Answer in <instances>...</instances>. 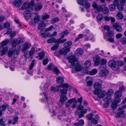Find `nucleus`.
Segmentation results:
<instances>
[{
	"label": "nucleus",
	"instance_id": "f257e3e1",
	"mask_svg": "<svg viewBox=\"0 0 126 126\" xmlns=\"http://www.w3.org/2000/svg\"><path fill=\"white\" fill-rule=\"evenodd\" d=\"M67 59L69 63H71L72 68L75 69L77 72L81 71L82 69L80 64L77 62V60L75 55H72L68 57Z\"/></svg>",
	"mask_w": 126,
	"mask_h": 126
},
{
	"label": "nucleus",
	"instance_id": "f03ea898",
	"mask_svg": "<svg viewBox=\"0 0 126 126\" xmlns=\"http://www.w3.org/2000/svg\"><path fill=\"white\" fill-rule=\"evenodd\" d=\"M126 0H114L113 4H110L109 6L110 10L113 11L115 10L117 6V9L119 10L122 11L124 9V5L126 3Z\"/></svg>",
	"mask_w": 126,
	"mask_h": 126
},
{
	"label": "nucleus",
	"instance_id": "7ed1b4c3",
	"mask_svg": "<svg viewBox=\"0 0 126 126\" xmlns=\"http://www.w3.org/2000/svg\"><path fill=\"white\" fill-rule=\"evenodd\" d=\"M94 62V66H96L100 65H104L107 62L106 60L104 59H101L100 57L98 55H95L93 58Z\"/></svg>",
	"mask_w": 126,
	"mask_h": 126
},
{
	"label": "nucleus",
	"instance_id": "20e7f679",
	"mask_svg": "<svg viewBox=\"0 0 126 126\" xmlns=\"http://www.w3.org/2000/svg\"><path fill=\"white\" fill-rule=\"evenodd\" d=\"M69 87V85L67 83H63V84L57 85L56 87L57 88H65L60 90V92L61 93V95H65L67 93V89Z\"/></svg>",
	"mask_w": 126,
	"mask_h": 126
},
{
	"label": "nucleus",
	"instance_id": "39448f33",
	"mask_svg": "<svg viewBox=\"0 0 126 126\" xmlns=\"http://www.w3.org/2000/svg\"><path fill=\"white\" fill-rule=\"evenodd\" d=\"M34 5V2L33 0H32L28 4L26 3H24L23 5L21 7V8L22 10H25L28 9L32 10V7Z\"/></svg>",
	"mask_w": 126,
	"mask_h": 126
},
{
	"label": "nucleus",
	"instance_id": "423d86ee",
	"mask_svg": "<svg viewBox=\"0 0 126 126\" xmlns=\"http://www.w3.org/2000/svg\"><path fill=\"white\" fill-rule=\"evenodd\" d=\"M19 52V50L13 49L12 48H11L9 49L8 51V56L9 58H11L14 54L13 56L14 57L15 55H18Z\"/></svg>",
	"mask_w": 126,
	"mask_h": 126
},
{
	"label": "nucleus",
	"instance_id": "0eeeda50",
	"mask_svg": "<svg viewBox=\"0 0 126 126\" xmlns=\"http://www.w3.org/2000/svg\"><path fill=\"white\" fill-rule=\"evenodd\" d=\"M109 67L112 68L113 70H117L119 69V66L116 64V62L113 60L110 61L108 63Z\"/></svg>",
	"mask_w": 126,
	"mask_h": 126
},
{
	"label": "nucleus",
	"instance_id": "6e6552de",
	"mask_svg": "<svg viewBox=\"0 0 126 126\" xmlns=\"http://www.w3.org/2000/svg\"><path fill=\"white\" fill-rule=\"evenodd\" d=\"M32 16L34 17L33 18L34 22L32 21L31 22L30 24L31 25L34 26L36 23H37L39 22L40 17L39 16L37 15L36 13H33Z\"/></svg>",
	"mask_w": 126,
	"mask_h": 126
},
{
	"label": "nucleus",
	"instance_id": "1a4fd4ad",
	"mask_svg": "<svg viewBox=\"0 0 126 126\" xmlns=\"http://www.w3.org/2000/svg\"><path fill=\"white\" fill-rule=\"evenodd\" d=\"M78 3L79 5L83 6L85 7L86 8H89L90 7V4L88 2L87 0H85L84 2L83 0H77Z\"/></svg>",
	"mask_w": 126,
	"mask_h": 126
},
{
	"label": "nucleus",
	"instance_id": "9d476101",
	"mask_svg": "<svg viewBox=\"0 0 126 126\" xmlns=\"http://www.w3.org/2000/svg\"><path fill=\"white\" fill-rule=\"evenodd\" d=\"M92 6L98 12L102 11L103 9V8L102 5H98L95 2H92Z\"/></svg>",
	"mask_w": 126,
	"mask_h": 126
},
{
	"label": "nucleus",
	"instance_id": "9b49d317",
	"mask_svg": "<svg viewBox=\"0 0 126 126\" xmlns=\"http://www.w3.org/2000/svg\"><path fill=\"white\" fill-rule=\"evenodd\" d=\"M116 100H118V101L115 99L111 104V106L113 110H114L116 109L117 107V104L121 101L120 99L118 98Z\"/></svg>",
	"mask_w": 126,
	"mask_h": 126
},
{
	"label": "nucleus",
	"instance_id": "f8f14e48",
	"mask_svg": "<svg viewBox=\"0 0 126 126\" xmlns=\"http://www.w3.org/2000/svg\"><path fill=\"white\" fill-rule=\"evenodd\" d=\"M35 62V60H33L32 62L31 63L30 66L29 67V70H28L27 71L28 73L31 75H33V72L32 71V69L35 64L34 63Z\"/></svg>",
	"mask_w": 126,
	"mask_h": 126
},
{
	"label": "nucleus",
	"instance_id": "ddd939ff",
	"mask_svg": "<svg viewBox=\"0 0 126 126\" xmlns=\"http://www.w3.org/2000/svg\"><path fill=\"white\" fill-rule=\"evenodd\" d=\"M113 27L114 28L117 32H121L122 31V28L121 26L118 23H115L113 25Z\"/></svg>",
	"mask_w": 126,
	"mask_h": 126
},
{
	"label": "nucleus",
	"instance_id": "4468645a",
	"mask_svg": "<svg viewBox=\"0 0 126 126\" xmlns=\"http://www.w3.org/2000/svg\"><path fill=\"white\" fill-rule=\"evenodd\" d=\"M42 7L43 6L41 5L38 4H36L34 3V5L33 6V10L34 9L35 11L37 12L40 10Z\"/></svg>",
	"mask_w": 126,
	"mask_h": 126
},
{
	"label": "nucleus",
	"instance_id": "2eb2a0df",
	"mask_svg": "<svg viewBox=\"0 0 126 126\" xmlns=\"http://www.w3.org/2000/svg\"><path fill=\"white\" fill-rule=\"evenodd\" d=\"M67 99V97L65 95H60L59 100L60 102L62 104H64L65 101Z\"/></svg>",
	"mask_w": 126,
	"mask_h": 126
},
{
	"label": "nucleus",
	"instance_id": "dca6fc26",
	"mask_svg": "<svg viewBox=\"0 0 126 126\" xmlns=\"http://www.w3.org/2000/svg\"><path fill=\"white\" fill-rule=\"evenodd\" d=\"M97 72V70L96 69H94L91 71H87L86 72V74L91 75H94Z\"/></svg>",
	"mask_w": 126,
	"mask_h": 126
},
{
	"label": "nucleus",
	"instance_id": "f3484780",
	"mask_svg": "<svg viewBox=\"0 0 126 126\" xmlns=\"http://www.w3.org/2000/svg\"><path fill=\"white\" fill-rule=\"evenodd\" d=\"M108 74L109 71L108 70L104 69L100 72L99 75L101 77L105 76L108 75Z\"/></svg>",
	"mask_w": 126,
	"mask_h": 126
},
{
	"label": "nucleus",
	"instance_id": "a211bd4d",
	"mask_svg": "<svg viewBox=\"0 0 126 126\" xmlns=\"http://www.w3.org/2000/svg\"><path fill=\"white\" fill-rule=\"evenodd\" d=\"M87 85L89 86H91L93 84L92 81L91 80V78L89 76L86 77V78Z\"/></svg>",
	"mask_w": 126,
	"mask_h": 126
},
{
	"label": "nucleus",
	"instance_id": "6ab92c4d",
	"mask_svg": "<svg viewBox=\"0 0 126 126\" xmlns=\"http://www.w3.org/2000/svg\"><path fill=\"white\" fill-rule=\"evenodd\" d=\"M102 83L98 82H96L94 85V88L96 90H100L102 87Z\"/></svg>",
	"mask_w": 126,
	"mask_h": 126
},
{
	"label": "nucleus",
	"instance_id": "aec40b11",
	"mask_svg": "<svg viewBox=\"0 0 126 126\" xmlns=\"http://www.w3.org/2000/svg\"><path fill=\"white\" fill-rule=\"evenodd\" d=\"M107 94L106 91L105 90H103L99 93L98 94V97L100 98L103 97Z\"/></svg>",
	"mask_w": 126,
	"mask_h": 126
},
{
	"label": "nucleus",
	"instance_id": "412c9836",
	"mask_svg": "<svg viewBox=\"0 0 126 126\" xmlns=\"http://www.w3.org/2000/svg\"><path fill=\"white\" fill-rule=\"evenodd\" d=\"M69 33L68 30H66L62 32L60 35V37L62 39H63L64 37L67 35Z\"/></svg>",
	"mask_w": 126,
	"mask_h": 126
},
{
	"label": "nucleus",
	"instance_id": "4be33fe9",
	"mask_svg": "<svg viewBox=\"0 0 126 126\" xmlns=\"http://www.w3.org/2000/svg\"><path fill=\"white\" fill-rule=\"evenodd\" d=\"M46 24L43 22H41L38 26V28L39 30H42L46 26Z\"/></svg>",
	"mask_w": 126,
	"mask_h": 126
},
{
	"label": "nucleus",
	"instance_id": "5701e85b",
	"mask_svg": "<svg viewBox=\"0 0 126 126\" xmlns=\"http://www.w3.org/2000/svg\"><path fill=\"white\" fill-rule=\"evenodd\" d=\"M15 5L17 7H20L22 4L21 0H16L14 2Z\"/></svg>",
	"mask_w": 126,
	"mask_h": 126
},
{
	"label": "nucleus",
	"instance_id": "b1692460",
	"mask_svg": "<svg viewBox=\"0 0 126 126\" xmlns=\"http://www.w3.org/2000/svg\"><path fill=\"white\" fill-rule=\"evenodd\" d=\"M64 81V78L62 77H59L57 78L56 81L59 84H63Z\"/></svg>",
	"mask_w": 126,
	"mask_h": 126
},
{
	"label": "nucleus",
	"instance_id": "393cba45",
	"mask_svg": "<svg viewBox=\"0 0 126 126\" xmlns=\"http://www.w3.org/2000/svg\"><path fill=\"white\" fill-rule=\"evenodd\" d=\"M94 38V36L93 34L91 33H90L87 36H85V39L88 41L89 40H93Z\"/></svg>",
	"mask_w": 126,
	"mask_h": 126
},
{
	"label": "nucleus",
	"instance_id": "a878e982",
	"mask_svg": "<svg viewBox=\"0 0 126 126\" xmlns=\"http://www.w3.org/2000/svg\"><path fill=\"white\" fill-rule=\"evenodd\" d=\"M30 47V46L26 42L24 43V45L21 48V51L23 52H24L25 51Z\"/></svg>",
	"mask_w": 126,
	"mask_h": 126
},
{
	"label": "nucleus",
	"instance_id": "bb28decb",
	"mask_svg": "<svg viewBox=\"0 0 126 126\" xmlns=\"http://www.w3.org/2000/svg\"><path fill=\"white\" fill-rule=\"evenodd\" d=\"M62 38L60 37L57 39H56V43H57L58 44H60L63 43L67 41V39H62Z\"/></svg>",
	"mask_w": 126,
	"mask_h": 126
},
{
	"label": "nucleus",
	"instance_id": "cd10ccee",
	"mask_svg": "<svg viewBox=\"0 0 126 126\" xmlns=\"http://www.w3.org/2000/svg\"><path fill=\"white\" fill-rule=\"evenodd\" d=\"M55 56L59 57L61 56V55L63 54L62 49L58 51H55L54 53Z\"/></svg>",
	"mask_w": 126,
	"mask_h": 126
},
{
	"label": "nucleus",
	"instance_id": "c85d7f7f",
	"mask_svg": "<svg viewBox=\"0 0 126 126\" xmlns=\"http://www.w3.org/2000/svg\"><path fill=\"white\" fill-rule=\"evenodd\" d=\"M9 42V40L8 39H6L5 41H3L0 43L1 45L0 47H2V48L3 47L5 46Z\"/></svg>",
	"mask_w": 126,
	"mask_h": 126
},
{
	"label": "nucleus",
	"instance_id": "c756f323",
	"mask_svg": "<svg viewBox=\"0 0 126 126\" xmlns=\"http://www.w3.org/2000/svg\"><path fill=\"white\" fill-rule=\"evenodd\" d=\"M122 94L121 92L119 91H117L116 92L115 94V96L116 97L115 100H117V99L120 98V97H121L122 96ZM118 101V100H117Z\"/></svg>",
	"mask_w": 126,
	"mask_h": 126
},
{
	"label": "nucleus",
	"instance_id": "7c9ffc66",
	"mask_svg": "<svg viewBox=\"0 0 126 126\" xmlns=\"http://www.w3.org/2000/svg\"><path fill=\"white\" fill-rule=\"evenodd\" d=\"M117 16L118 17V19L120 20L122 19L124 17V16L121 12L119 11L118 12Z\"/></svg>",
	"mask_w": 126,
	"mask_h": 126
},
{
	"label": "nucleus",
	"instance_id": "2f4dec72",
	"mask_svg": "<svg viewBox=\"0 0 126 126\" xmlns=\"http://www.w3.org/2000/svg\"><path fill=\"white\" fill-rule=\"evenodd\" d=\"M75 113L76 115H78L79 116L78 117L79 118H81L84 116V114L81 111H76L75 112Z\"/></svg>",
	"mask_w": 126,
	"mask_h": 126
},
{
	"label": "nucleus",
	"instance_id": "473e14b6",
	"mask_svg": "<svg viewBox=\"0 0 126 126\" xmlns=\"http://www.w3.org/2000/svg\"><path fill=\"white\" fill-rule=\"evenodd\" d=\"M83 53V51L81 48H78L76 50V54L78 55H82Z\"/></svg>",
	"mask_w": 126,
	"mask_h": 126
},
{
	"label": "nucleus",
	"instance_id": "72a5a7b5",
	"mask_svg": "<svg viewBox=\"0 0 126 126\" xmlns=\"http://www.w3.org/2000/svg\"><path fill=\"white\" fill-rule=\"evenodd\" d=\"M6 33L7 34H10V36L11 37H14L16 34L15 32L10 31L8 30L7 31Z\"/></svg>",
	"mask_w": 126,
	"mask_h": 126
},
{
	"label": "nucleus",
	"instance_id": "f704fd0d",
	"mask_svg": "<svg viewBox=\"0 0 126 126\" xmlns=\"http://www.w3.org/2000/svg\"><path fill=\"white\" fill-rule=\"evenodd\" d=\"M3 49L2 50V52L1 53L0 55L2 56H3L5 54L6 52L7 51L8 48L6 47H3Z\"/></svg>",
	"mask_w": 126,
	"mask_h": 126
},
{
	"label": "nucleus",
	"instance_id": "c9c22d12",
	"mask_svg": "<svg viewBox=\"0 0 126 126\" xmlns=\"http://www.w3.org/2000/svg\"><path fill=\"white\" fill-rule=\"evenodd\" d=\"M91 63L90 61L87 60L84 63V66L86 68H89L91 66Z\"/></svg>",
	"mask_w": 126,
	"mask_h": 126
},
{
	"label": "nucleus",
	"instance_id": "e433bc0d",
	"mask_svg": "<svg viewBox=\"0 0 126 126\" xmlns=\"http://www.w3.org/2000/svg\"><path fill=\"white\" fill-rule=\"evenodd\" d=\"M72 44V42L71 41H69L63 44L64 47H66L71 45Z\"/></svg>",
	"mask_w": 126,
	"mask_h": 126
},
{
	"label": "nucleus",
	"instance_id": "4c0bfd02",
	"mask_svg": "<svg viewBox=\"0 0 126 126\" xmlns=\"http://www.w3.org/2000/svg\"><path fill=\"white\" fill-rule=\"evenodd\" d=\"M63 54L64 55H65L67 53L69 52L70 50V48H66L65 49H62Z\"/></svg>",
	"mask_w": 126,
	"mask_h": 126
},
{
	"label": "nucleus",
	"instance_id": "58836bf2",
	"mask_svg": "<svg viewBox=\"0 0 126 126\" xmlns=\"http://www.w3.org/2000/svg\"><path fill=\"white\" fill-rule=\"evenodd\" d=\"M26 12H24L23 13V15L25 18L26 19H28L30 17H31L32 16L33 14L31 15H29V14H26Z\"/></svg>",
	"mask_w": 126,
	"mask_h": 126
},
{
	"label": "nucleus",
	"instance_id": "ea45409f",
	"mask_svg": "<svg viewBox=\"0 0 126 126\" xmlns=\"http://www.w3.org/2000/svg\"><path fill=\"white\" fill-rule=\"evenodd\" d=\"M59 20L58 17H55L53 18L51 21V23L53 24L57 22Z\"/></svg>",
	"mask_w": 126,
	"mask_h": 126
},
{
	"label": "nucleus",
	"instance_id": "a19ab883",
	"mask_svg": "<svg viewBox=\"0 0 126 126\" xmlns=\"http://www.w3.org/2000/svg\"><path fill=\"white\" fill-rule=\"evenodd\" d=\"M124 112L125 111L122 110L118 112L117 114L116 115V117L117 118H119L123 114Z\"/></svg>",
	"mask_w": 126,
	"mask_h": 126
},
{
	"label": "nucleus",
	"instance_id": "79ce46f5",
	"mask_svg": "<svg viewBox=\"0 0 126 126\" xmlns=\"http://www.w3.org/2000/svg\"><path fill=\"white\" fill-rule=\"evenodd\" d=\"M105 96L103 98V100L104 101H106V102H108L111 99L110 98H109V95H108L107 94L106 95H105Z\"/></svg>",
	"mask_w": 126,
	"mask_h": 126
},
{
	"label": "nucleus",
	"instance_id": "37998d69",
	"mask_svg": "<svg viewBox=\"0 0 126 126\" xmlns=\"http://www.w3.org/2000/svg\"><path fill=\"white\" fill-rule=\"evenodd\" d=\"M56 39L53 38L48 39L47 41V42L48 43H56Z\"/></svg>",
	"mask_w": 126,
	"mask_h": 126
},
{
	"label": "nucleus",
	"instance_id": "c03bdc74",
	"mask_svg": "<svg viewBox=\"0 0 126 126\" xmlns=\"http://www.w3.org/2000/svg\"><path fill=\"white\" fill-rule=\"evenodd\" d=\"M53 71L55 72L56 74L58 75L60 73L59 70L57 67H54L53 69Z\"/></svg>",
	"mask_w": 126,
	"mask_h": 126
},
{
	"label": "nucleus",
	"instance_id": "a18cd8bd",
	"mask_svg": "<svg viewBox=\"0 0 126 126\" xmlns=\"http://www.w3.org/2000/svg\"><path fill=\"white\" fill-rule=\"evenodd\" d=\"M103 13L105 14H107L109 12V9L107 7H104L103 8L102 11Z\"/></svg>",
	"mask_w": 126,
	"mask_h": 126
},
{
	"label": "nucleus",
	"instance_id": "49530a36",
	"mask_svg": "<svg viewBox=\"0 0 126 126\" xmlns=\"http://www.w3.org/2000/svg\"><path fill=\"white\" fill-rule=\"evenodd\" d=\"M12 47L14 48L16 47L17 45H18L16 41V39H14L12 43Z\"/></svg>",
	"mask_w": 126,
	"mask_h": 126
},
{
	"label": "nucleus",
	"instance_id": "de8ad7c7",
	"mask_svg": "<svg viewBox=\"0 0 126 126\" xmlns=\"http://www.w3.org/2000/svg\"><path fill=\"white\" fill-rule=\"evenodd\" d=\"M103 17L101 14H99L96 17L97 20L99 21H101L103 19Z\"/></svg>",
	"mask_w": 126,
	"mask_h": 126
},
{
	"label": "nucleus",
	"instance_id": "09e8293b",
	"mask_svg": "<svg viewBox=\"0 0 126 126\" xmlns=\"http://www.w3.org/2000/svg\"><path fill=\"white\" fill-rule=\"evenodd\" d=\"M84 36L85 38V36H87L90 33V31L88 29H86L85 30L84 32Z\"/></svg>",
	"mask_w": 126,
	"mask_h": 126
},
{
	"label": "nucleus",
	"instance_id": "8fccbe9b",
	"mask_svg": "<svg viewBox=\"0 0 126 126\" xmlns=\"http://www.w3.org/2000/svg\"><path fill=\"white\" fill-rule=\"evenodd\" d=\"M59 45L58 44L55 45L51 47V49L52 51L55 50L59 47Z\"/></svg>",
	"mask_w": 126,
	"mask_h": 126
},
{
	"label": "nucleus",
	"instance_id": "3c124183",
	"mask_svg": "<svg viewBox=\"0 0 126 126\" xmlns=\"http://www.w3.org/2000/svg\"><path fill=\"white\" fill-rule=\"evenodd\" d=\"M107 35L110 37H112L113 35V32L109 30L108 31L107 33Z\"/></svg>",
	"mask_w": 126,
	"mask_h": 126
},
{
	"label": "nucleus",
	"instance_id": "603ef678",
	"mask_svg": "<svg viewBox=\"0 0 126 126\" xmlns=\"http://www.w3.org/2000/svg\"><path fill=\"white\" fill-rule=\"evenodd\" d=\"M16 41L18 45L20 44L23 42L22 39L21 38H18L16 39Z\"/></svg>",
	"mask_w": 126,
	"mask_h": 126
},
{
	"label": "nucleus",
	"instance_id": "864d4df0",
	"mask_svg": "<svg viewBox=\"0 0 126 126\" xmlns=\"http://www.w3.org/2000/svg\"><path fill=\"white\" fill-rule=\"evenodd\" d=\"M8 106L7 105H2L0 107V109L2 111L5 110L7 107Z\"/></svg>",
	"mask_w": 126,
	"mask_h": 126
},
{
	"label": "nucleus",
	"instance_id": "5fc2aeb1",
	"mask_svg": "<svg viewBox=\"0 0 126 126\" xmlns=\"http://www.w3.org/2000/svg\"><path fill=\"white\" fill-rule=\"evenodd\" d=\"M18 119V117L17 116H16L14 117L13 119V125H15L17 122Z\"/></svg>",
	"mask_w": 126,
	"mask_h": 126
},
{
	"label": "nucleus",
	"instance_id": "6e6d98bb",
	"mask_svg": "<svg viewBox=\"0 0 126 126\" xmlns=\"http://www.w3.org/2000/svg\"><path fill=\"white\" fill-rule=\"evenodd\" d=\"M24 56L26 58H29L30 56L29 52L28 51H25L24 54Z\"/></svg>",
	"mask_w": 126,
	"mask_h": 126
},
{
	"label": "nucleus",
	"instance_id": "4d7b16f0",
	"mask_svg": "<svg viewBox=\"0 0 126 126\" xmlns=\"http://www.w3.org/2000/svg\"><path fill=\"white\" fill-rule=\"evenodd\" d=\"M35 49L34 47H33L31 48L29 52V54H30V56H31L34 53L35 51Z\"/></svg>",
	"mask_w": 126,
	"mask_h": 126
},
{
	"label": "nucleus",
	"instance_id": "13d9d810",
	"mask_svg": "<svg viewBox=\"0 0 126 126\" xmlns=\"http://www.w3.org/2000/svg\"><path fill=\"white\" fill-rule=\"evenodd\" d=\"M49 15L46 13L45 15L43 16L42 19L43 20H45L49 18Z\"/></svg>",
	"mask_w": 126,
	"mask_h": 126
},
{
	"label": "nucleus",
	"instance_id": "bf43d9fd",
	"mask_svg": "<svg viewBox=\"0 0 126 126\" xmlns=\"http://www.w3.org/2000/svg\"><path fill=\"white\" fill-rule=\"evenodd\" d=\"M45 53L43 52H41L39 53V59L41 60L44 57Z\"/></svg>",
	"mask_w": 126,
	"mask_h": 126
},
{
	"label": "nucleus",
	"instance_id": "052dcab7",
	"mask_svg": "<svg viewBox=\"0 0 126 126\" xmlns=\"http://www.w3.org/2000/svg\"><path fill=\"white\" fill-rule=\"evenodd\" d=\"M93 116V114L92 113H91L87 115L86 117L88 120H91L93 118L92 117Z\"/></svg>",
	"mask_w": 126,
	"mask_h": 126
},
{
	"label": "nucleus",
	"instance_id": "680f3d73",
	"mask_svg": "<svg viewBox=\"0 0 126 126\" xmlns=\"http://www.w3.org/2000/svg\"><path fill=\"white\" fill-rule=\"evenodd\" d=\"M121 43L123 45L126 44V38H123L121 39L120 40Z\"/></svg>",
	"mask_w": 126,
	"mask_h": 126
},
{
	"label": "nucleus",
	"instance_id": "e2e57ef3",
	"mask_svg": "<svg viewBox=\"0 0 126 126\" xmlns=\"http://www.w3.org/2000/svg\"><path fill=\"white\" fill-rule=\"evenodd\" d=\"M48 58L44 59L43 61V63L44 65H46L48 63Z\"/></svg>",
	"mask_w": 126,
	"mask_h": 126
},
{
	"label": "nucleus",
	"instance_id": "0e129e2a",
	"mask_svg": "<svg viewBox=\"0 0 126 126\" xmlns=\"http://www.w3.org/2000/svg\"><path fill=\"white\" fill-rule=\"evenodd\" d=\"M92 123L94 124H97L98 123V120L95 119L94 118H93L91 120Z\"/></svg>",
	"mask_w": 126,
	"mask_h": 126
},
{
	"label": "nucleus",
	"instance_id": "69168bd1",
	"mask_svg": "<svg viewBox=\"0 0 126 126\" xmlns=\"http://www.w3.org/2000/svg\"><path fill=\"white\" fill-rule=\"evenodd\" d=\"M54 67L53 64H49L48 65V70H51L53 69V67Z\"/></svg>",
	"mask_w": 126,
	"mask_h": 126
},
{
	"label": "nucleus",
	"instance_id": "338daca9",
	"mask_svg": "<svg viewBox=\"0 0 126 126\" xmlns=\"http://www.w3.org/2000/svg\"><path fill=\"white\" fill-rule=\"evenodd\" d=\"M53 27V26L51 25L48 28H46L45 29V31L46 32L49 31L52 29Z\"/></svg>",
	"mask_w": 126,
	"mask_h": 126
},
{
	"label": "nucleus",
	"instance_id": "774afa93",
	"mask_svg": "<svg viewBox=\"0 0 126 126\" xmlns=\"http://www.w3.org/2000/svg\"><path fill=\"white\" fill-rule=\"evenodd\" d=\"M76 100V99L75 98H72L70 99L68 101L71 104Z\"/></svg>",
	"mask_w": 126,
	"mask_h": 126
}]
</instances>
